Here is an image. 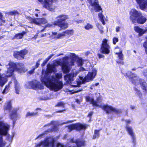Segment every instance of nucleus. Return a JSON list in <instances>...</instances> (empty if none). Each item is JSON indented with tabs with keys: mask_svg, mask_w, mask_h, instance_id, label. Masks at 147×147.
<instances>
[{
	"mask_svg": "<svg viewBox=\"0 0 147 147\" xmlns=\"http://www.w3.org/2000/svg\"><path fill=\"white\" fill-rule=\"evenodd\" d=\"M55 67L52 65H48L47 72L44 77L41 78V82L50 89L57 91L61 89L63 87V84L61 81L59 80L62 76V74L57 73L55 75L49 77V73L55 71Z\"/></svg>",
	"mask_w": 147,
	"mask_h": 147,
	"instance_id": "1",
	"label": "nucleus"
},
{
	"mask_svg": "<svg viewBox=\"0 0 147 147\" xmlns=\"http://www.w3.org/2000/svg\"><path fill=\"white\" fill-rule=\"evenodd\" d=\"M7 69L6 73V76L4 77V75L1 76L0 74V84L1 86H3L7 81V77H9L13 74L14 71H17L20 73L25 71L24 68V65L22 63H16L12 61H9L8 64L6 65ZM1 69H0V71Z\"/></svg>",
	"mask_w": 147,
	"mask_h": 147,
	"instance_id": "2",
	"label": "nucleus"
},
{
	"mask_svg": "<svg viewBox=\"0 0 147 147\" xmlns=\"http://www.w3.org/2000/svg\"><path fill=\"white\" fill-rule=\"evenodd\" d=\"M127 76L131 81L132 83L137 86L140 85L145 95L147 94V84L143 80L138 78L136 74H133L130 71H128L125 76Z\"/></svg>",
	"mask_w": 147,
	"mask_h": 147,
	"instance_id": "3",
	"label": "nucleus"
},
{
	"mask_svg": "<svg viewBox=\"0 0 147 147\" xmlns=\"http://www.w3.org/2000/svg\"><path fill=\"white\" fill-rule=\"evenodd\" d=\"M56 18L57 20L54 22V25H57L63 29H65L68 27V23L64 22L68 18V16L67 15L61 14L57 16Z\"/></svg>",
	"mask_w": 147,
	"mask_h": 147,
	"instance_id": "4",
	"label": "nucleus"
},
{
	"mask_svg": "<svg viewBox=\"0 0 147 147\" xmlns=\"http://www.w3.org/2000/svg\"><path fill=\"white\" fill-rule=\"evenodd\" d=\"M55 139L53 136L47 137L44 140L35 144V147H55Z\"/></svg>",
	"mask_w": 147,
	"mask_h": 147,
	"instance_id": "5",
	"label": "nucleus"
},
{
	"mask_svg": "<svg viewBox=\"0 0 147 147\" xmlns=\"http://www.w3.org/2000/svg\"><path fill=\"white\" fill-rule=\"evenodd\" d=\"M74 61L72 60L69 63L68 57H65L63 58L61 62L57 61V64L62 66V69L64 73H67L70 70V66L74 65Z\"/></svg>",
	"mask_w": 147,
	"mask_h": 147,
	"instance_id": "6",
	"label": "nucleus"
},
{
	"mask_svg": "<svg viewBox=\"0 0 147 147\" xmlns=\"http://www.w3.org/2000/svg\"><path fill=\"white\" fill-rule=\"evenodd\" d=\"M57 125V122L55 121H52L51 123L45 125L44 126V127L51 126L52 128L51 129H48L47 130L44 131L42 134H40L35 138V140H36L38 139H40L43 138L45 135L47 134L48 133L54 131H57L58 130Z\"/></svg>",
	"mask_w": 147,
	"mask_h": 147,
	"instance_id": "7",
	"label": "nucleus"
},
{
	"mask_svg": "<svg viewBox=\"0 0 147 147\" xmlns=\"http://www.w3.org/2000/svg\"><path fill=\"white\" fill-rule=\"evenodd\" d=\"M10 128L7 124L3 121L0 122V143L5 142L3 141V136L6 135Z\"/></svg>",
	"mask_w": 147,
	"mask_h": 147,
	"instance_id": "8",
	"label": "nucleus"
},
{
	"mask_svg": "<svg viewBox=\"0 0 147 147\" xmlns=\"http://www.w3.org/2000/svg\"><path fill=\"white\" fill-rule=\"evenodd\" d=\"M98 107L101 108L107 114L110 113L111 112L117 114L120 113L121 112V109H116L107 104L103 105H99V106Z\"/></svg>",
	"mask_w": 147,
	"mask_h": 147,
	"instance_id": "9",
	"label": "nucleus"
},
{
	"mask_svg": "<svg viewBox=\"0 0 147 147\" xmlns=\"http://www.w3.org/2000/svg\"><path fill=\"white\" fill-rule=\"evenodd\" d=\"M94 96L93 94H90L85 97L86 101L92 104L94 106H99L98 103H100L101 102V98L98 97L96 98V100H94Z\"/></svg>",
	"mask_w": 147,
	"mask_h": 147,
	"instance_id": "10",
	"label": "nucleus"
},
{
	"mask_svg": "<svg viewBox=\"0 0 147 147\" xmlns=\"http://www.w3.org/2000/svg\"><path fill=\"white\" fill-rule=\"evenodd\" d=\"M108 41V40L106 38L102 40L101 47L99 49L100 53L107 54L109 53L110 47Z\"/></svg>",
	"mask_w": 147,
	"mask_h": 147,
	"instance_id": "11",
	"label": "nucleus"
},
{
	"mask_svg": "<svg viewBox=\"0 0 147 147\" xmlns=\"http://www.w3.org/2000/svg\"><path fill=\"white\" fill-rule=\"evenodd\" d=\"M130 14V19L133 23H135L136 20L142 15V13L140 11H137L134 9L131 10Z\"/></svg>",
	"mask_w": 147,
	"mask_h": 147,
	"instance_id": "12",
	"label": "nucleus"
},
{
	"mask_svg": "<svg viewBox=\"0 0 147 147\" xmlns=\"http://www.w3.org/2000/svg\"><path fill=\"white\" fill-rule=\"evenodd\" d=\"M125 129L128 134L131 137L132 142L134 146H135L136 144V139L133 129L131 126L128 124L126 125Z\"/></svg>",
	"mask_w": 147,
	"mask_h": 147,
	"instance_id": "13",
	"label": "nucleus"
},
{
	"mask_svg": "<svg viewBox=\"0 0 147 147\" xmlns=\"http://www.w3.org/2000/svg\"><path fill=\"white\" fill-rule=\"evenodd\" d=\"M28 87L34 89H42L43 86L40 83L36 80L28 82L27 83Z\"/></svg>",
	"mask_w": 147,
	"mask_h": 147,
	"instance_id": "14",
	"label": "nucleus"
},
{
	"mask_svg": "<svg viewBox=\"0 0 147 147\" xmlns=\"http://www.w3.org/2000/svg\"><path fill=\"white\" fill-rule=\"evenodd\" d=\"M17 109L14 108L10 111L9 117L13 121V126L15 125L17 119L20 117L19 115L17 113Z\"/></svg>",
	"mask_w": 147,
	"mask_h": 147,
	"instance_id": "15",
	"label": "nucleus"
},
{
	"mask_svg": "<svg viewBox=\"0 0 147 147\" xmlns=\"http://www.w3.org/2000/svg\"><path fill=\"white\" fill-rule=\"evenodd\" d=\"M96 74V70L95 69H93L92 71L91 72H89L87 76H86L84 78L83 77H81V80H82V82H88L90 80H92L95 77Z\"/></svg>",
	"mask_w": 147,
	"mask_h": 147,
	"instance_id": "16",
	"label": "nucleus"
},
{
	"mask_svg": "<svg viewBox=\"0 0 147 147\" xmlns=\"http://www.w3.org/2000/svg\"><path fill=\"white\" fill-rule=\"evenodd\" d=\"M67 127L68 128L69 132H70L74 129L80 130L82 129H85L86 127L85 125L82 124L80 123H77L71 125Z\"/></svg>",
	"mask_w": 147,
	"mask_h": 147,
	"instance_id": "17",
	"label": "nucleus"
},
{
	"mask_svg": "<svg viewBox=\"0 0 147 147\" xmlns=\"http://www.w3.org/2000/svg\"><path fill=\"white\" fill-rule=\"evenodd\" d=\"M28 20L30 23H34L37 25L45 24L47 22V20L45 19L39 18H28Z\"/></svg>",
	"mask_w": 147,
	"mask_h": 147,
	"instance_id": "18",
	"label": "nucleus"
},
{
	"mask_svg": "<svg viewBox=\"0 0 147 147\" xmlns=\"http://www.w3.org/2000/svg\"><path fill=\"white\" fill-rule=\"evenodd\" d=\"M27 53V51L26 49L21 50L20 51H16L14 52V57L18 59H24V56Z\"/></svg>",
	"mask_w": 147,
	"mask_h": 147,
	"instance_id": "19",
	"label": "nucleus"
},
{
	"mask_svg": "<svg viewBox=\"0 0 147 147\" xmlns=\"http://www.w3.org/2000/svg\"><path fill=\"white\" fill-rule=\"evenodd\" d=\"M74 33V31L73 30H66L62 33H59L57 34V32H52V36H55V38L58 39L61 36H65V34H67L68 35H72Z\"/></svg>",
	"mask_w": 147,
	"mask_h": 147,
	"instance_id": "20",
	"label": "nucleus"
},
{
	"mask_svg": "<svg viewBox=\"0 0 147 147\" xmlns=\"http://www.w3.org/2000/svg\"><path fill=\"white\" fill-rule=\"evenodd\" d=\"M85 69L83 67H80L79 69V71H76L70 74L69 75L66 76V77L68 78L69 80L71 81L73 80V78L74 77H76L77 75L79 73V71H85Z\"/></svg>",
	"mask_w": 147,
	"mask_h": 147,
	"instance_id": "21",
	"label": "nucleus"
},
{
	"mask_svg": "<svg viewBox=\"0 0 147 147\" xmlns=\"http://www.w3.org/2000/svg\"><path fill=\"white\" fill-rule=\"evenodd\" d=\"M135 31L139 33V36H141L145 32L147 31V28H146L144 30L140 28L138 26H135L134 28Z\"/></svg>",
	"mask_w": 147,
	"mask_h": 147,
	"instance_id": "22",
	"label": "nucleus"
},
{
	"mask_svg": "<svg viewBox=\"0 0 147 147\" xmlns=\"http://www.w3.org/2000/svg\"><path fill=\"white\" fill-rule=\"evenodd\" d=\"M116 54L118 55L119 58V59L117 60V63L123 64V54L122 53L121 51L120 50L119 52L116 53Z\"/></svg>",
	"mask_w": 147,
	"mask_h": 147,
	"instance_id": "23",
	"label": "nucleus"
},
{
	"mask_svg": "<svg viewBox=\"0 0 147 147\" xmlns=\"http://www.w3.org/2000/svg\"><path fill=\"white\" fill-rule=\"evenodd\" d=\"M147 19L146 17L142 16L141 15L139 17H138L136 20V22L135 23H138L141 24H144L146 21Z\"/></svg>",
	"mask_w": 147,
	"mask_h": 147,
	"instance_id": "24",
	"label": "nucleus"
},
{
	"mask_svg": "<svg viewBox=\"0 0 147 147\" xmlns=\"http://www.w3.org/2000/svg\"><path fill=\"white\" fill-rule=\"evenodd\" d=\"M12 106L11 102L9 101L7 102L4 106V109L10 111L12 110Z\"/></svg>",
	"mask_w": 147,
	"mask_h": 147,
	"instance_id": "25",
	"label": "nucleus"
},
{
	"mask_svg": "<svg viewBox=\"0 0 147 147\" xmlns=\"http://www.w3.org/2000/svg\"><path fill=\"white\" fill-rule=\"evenodd\" d=\"M14 82L15 84V89L16 93L17 94H19V93L20 89L19 85L18 83L16 80H15Z\"/></svg>",
	"mask_w": 147,
	"mask_h": 147,
	"instance_id": "26",
	"label": "nucleus"
},
{
	"mask_svg": "<svg viewBox=\"0 0 147 147\" xmlns=\"http://www.w3.org/2000/svg\"><path fill=\"white\" fill-rule=\"evenodd\" d=\"M84 141L78 140L76 141V146H74L73 147H81L82 146H84Z\"/></svg>",
	"mask_w": 147,
	"mask_h": 147,
	"instance_id": "27",
	"label": "nucleus"
},
{
	"mask_svg": "<svg viewBox=\"0 0 147 147\" xmlns=\"http://www.w3.org/2000/svg\"><path fill=\"white\" fill-rule=\"evenodd\" d=\"M137 3L139 5L140 8L141 9L144 7V0H135Z\"/></svg>",
	"mask_w": 147,
	"mask_h": 147,
	"instance_id": "28",
	"label": "nucleus"
},
{
	"mask_svg": "<svg viewBox=\"0 0 147 147\" xmlns=\"http://www.w3.org/2000/svg\"><path fill=\"white\" fill-rule=\"evenodd\" d=\"M92 6H94V9L95 11L97 12H99L100 10H102V9L101 7L98 4H98H95L94 5H91Z\"/></svg>",
	"mask_w": 147,
	"mask_h": 147,
	"instance_id": "29",
	"label": "nucleus"
},
{
	"mask_svg": "<svg viewBox=\"0 0 147 147\" xmlns=\"http://www.w3.org/2000/svg\"><path fill=\"white\" fill-rule=\"evenodd\" d=\"M134 89L136 94L140 98H141L142 96V94L140 90L136 87H134Z\"/></svg>",
	"mask_w": 147,
	"mask_h": 147,
	"instance_id": "30",
	"label": "nucleus"
},
{
	"mask_svg": "<svg viewBox=\"0 0 147 147\" xmlns=\"http://www.w3.org/2000/svg\"><path fill=\"white\" fill-rule=\"evenodd\" d=\"M98 16L103 25L105 24V22L104 21V20L105 19L104 16L102 15L101 13H98Z\"/></svg>",
	"mask_w": 147,
	"mask_h": 147,
	"instance_id": "31",
	"label": "nucleus"
},
{
	"mask_svg": "<svg viewBox=\"0 0 147 147\" xmlns=\"http://www.w3.org/2000/svg\"><path fill=\"white\" fill-rule=\"evenodd\" d=\"M25 34V32H24L17 34H16V38L17 39H21L23 38Z\"/></svg>",
	"mask_w": 147,
	"mask_h": 147,
	"instance_id": "32",
	"label": "nucleus"
},
{
	"mask_svg": "<svg viewBox=\"0 0 147 147\" xmlns=\"http://www.w3.org/2000/svg\"><path fill=\"white\" fill-rule=\"evenodd\" d=\"M41 60V59H39L36 62V64L35 65V67L33 68V69L32 70L29 71V72L30 74H32V73H33L35 68H37V67H38L39 65H40V61Z\"/></svg>",
	"mask_w": 147,
	"mask_h": 147,
	"instance_id": "33",
	"label": "nucleus"
},
{
	"mask_svg": "<svg viewBox=\"0 0 147 147\" xmlns=\"http://www.w3.org/2000/svg\"><path fill=\"white\" fill-rule=\"evenodd\" d=\"M93 28V26L89 23H88L84 26V28L85 29L89 30L90 29H92Z\"/></svg>",
	"mask_w": 147,
	"mask_h": 147,
	"instance_id": "34",
	"label": "nucleus"
},
{
	"mask_svg": "<svg viewBox=\"0 0 147 147\" xmlns=\"http://www.w3.org/2000/svg\"><path fill=\"white\" fill-rule=\"evenodd\" d=\"M87 1L90 5H94L97 4L98 3V0H87Z\"/></svg>",
	"mask_w": 147,
	"mask_h": 147,
	"instance_id": "35",
	"label": "nucleus"
},
{
	"mask_svg": "<svg viewBox=\"0 0 147 147\" xmlns=\"http://www.w3.org/2000/svg\"><path fill=\"white\" fill-rule=\"evenodd\" d=\"M76 63L77 64L78 66H81L82 65V58H78L76 62Z\"/></svg>",
	"mask_w": 147,
	"mask_h": 147,
	"instance_id": "36",
	"label": "nucleus"
},
{
	"mask_svg": "<svg viewBox=\"0 0 147 147\" xmlns=\"http://www.w3.org/2000/svg\"><path fill=\"white\" fill-rule=\"evenodd\" d=\"M99 130H95L94 131V134L93 136V139H95L96 138L99 137Z\"/></svg>",
	"mask_w": 147,
	"mask_h": 147,
	"instance_id": "37",
	"label": "nucleus"
},
{
	"mask_svg": "<svg viewBox=\"0 0 147 147\" xmlns=\"http://www.w3.org/2000/svg\"><path fill=\"white\" fill-rule=\"evenodd\" d=\"M37 114V112L34 113V112H31L30 113V112H28L27 113L26 115V117H31L32 116H34Z\"/></svg>",
	"mask_w": 147,
	"mask_h": 147,
	"instance_id": "38",
	"label": "nucleus"
},
{
	"mask_svg": "<svg viewBox=\"0 0 147 147\" xmlns=\"http://www.w3.org/2000/svg\"><path fill=\"white\" fill-rule=\"evenodd\" d=\"M9 13L11 15H15L16 14H18V12L16 10L11 11L9 12Z\"/></svg>",
	"mask_w": 147,
	"mask_h": 147,
	"instance_id": "39",
	"label": "nucleus"
},
{
	"mask_svg": "<svg viewBox=\"0 0 147 147\" xmlns=\"http://www.w3.org/2000/svg\"><path fill=\"white\" fill-rule=\"evenodd\" d=\"M9 88V86H6L5 87V88L4 89V90L2 92V93L4 94H5L7 93V92L8 91V88Z\"/></svg>",
	"mask_w": 147,
	"mask_h": 147,
	"instance_id": "40",
	"label": "nucleus"
},
{
	"mask_svg": "<svg viewBox=\"0 0 147 147\" xmlns=\"http://www.w3.org/2000/svg\"><path fill=\"white\" fill-rule=\"evenodd\" d=\"M118 38L116 37H114L113 39V43L114 45H115L116 43L118 41Z\"/></svg>",
	"mask_w": 147,
	"mask_h": 147,
	"instance_id": "41",
	"label": "nucleus"
},
{
	"mask_svg": "<svg viewBox=\"0 0 147 147\" xmlns=\"http://www.w3.org/2000/svg\"><path fill=\"white\" fill-rule=\"evenodd\" d=\"M56 147H70V146H65L63 145V144L58 143H57Z\"/></svg>",
	"mask_w": 147,
	"mask_h": 147,
	"instance_id": "42",
	"label": "nucleus"
},
{
	"mask_svg": "<svg viewBox=\"0 0 147 147\" xmlns=\"http://www.w3.org/2000/svg\"><path fill=\"white\" fill-rule=\"evenodd\" d=\"M64 104L63 102H60L58 103L56 105V107H63Z\"/></svg>",
	"mask_w": 147,
	"mask_h": 147,
	"instance_id": "43",
	"label": "nucleus"
},
{
	"mask_svg": "<svg viewBox=\"0 0 147 147\" xmlns=\"http://www.w3.org/2000/svg\"><path fill=\"white\" fill-rule=\"evenodd\" d=\"M3 15L2 13L0 12V20L3 22H5V20L3 18Z\"/></svg>",
	"mask_w": 147,
	"mask_h": 147,
	"instance_id": "44",
	"label": "nucleus"
},
{
	"mask_svg": "<svg viewBox=\"0 0 147 147\" xmlns=\"http://www.w3.org/2000/svg\"><path fill=\"white\" fill-rule=\"evenodd\" d=\"M99 84V83H97L95 84H92L90 85V88L92 90V86H97Z\"/></svg>",
	"mask_w": 147,
	"mask_h": 147,
	"instance_id": "45",
	"label": "nucleus"
},
{
	"mask_svg": "<svg viewBox=\"0 0 147 147\" xmlns=\"http://www.w3.org/2000/svg\"><path fill=\"white\" fill-rule=\"evenodd\" d=\"M143 45L146 49H147V37L146 38V40L143 43Z\"/></svg>",
	"mask_w": 147,
	"mask_h": 147,
	"instance_id": "46",
	"label": "nucleus"
},
{
	"mask_svg": "<svg viewBox=\"0 0 147 147\" xmlns=\"http://www.w3.org/2000/svg\"><path fill=\"white\" fill-rule=\"evenodd\" d=\"M13 136L9 135L7 137V140L9 142H11L12 140Z\"/></svg>",
	"mask_w": 147,
	"mask_h": 147,
	"instance_id": "47",
	"label": "nucleus"
},
{
	"mask_svg": "<svg viewBox=\"0 0 147 147\" xmlns=\"http://www.w3.org/2000/svg\"><path fill=\"white\" fill-rule=\"evenodd\" d=\"M144 5V7L143 8H142V9H144L146 8H147V0L145 1Z\"/></svg>",
	"mask_w": 147,
	"mask_h": 147,
	"instance_id": "48",
	"label": "nucleus"
},
{
	"mask_svg": "<svg viewBox=\"0 0 147 147\" xmlns=\"http://www.w3.org/2000/svg\"><path fill=\"white\" fill-rule=\"evenodd\" d=\"M53 25H54V23L53 24V23H52L51 24H48L46 25H45V28L49 27H51V26H52Z\"/></svg>",
	"mask_w": 147,
	"mask_h": 147,
	"instance_id": "49",
	"label": "nucleus"
},
{
	"mask_svg": "<svg viewBox=\"0 0 147 147\" xmlns=\"http://www.w3.org/2000/svg\"><path fill=\"white\" fill-rule=\"evenodd\" d=\"M97 55L99 59L101 58H103L104 57V55L102 54H100V53H98Z\"/></svg>",
	"mask_w": 147,
	"mask_h": 147,
	"instance_id": "50",
	"label": "nucleus"
},
{
	"mask_svg": "<svg viewBox=\"0 0 147 147\" xmlns=\"http://www.w3.org/2000/svg\"><path fill=\"white\" fill-rule=\"evenodd\" d=\"M48 61L49 60L47 59V58H46L44 61L43 63L42 64V66H43L45 64L47 63Z\"/></svg>",
	"mask_w": 147,
	"mask_h": 147,
	"instance_id": "51",
	"label": "nucleus"
},
{
	"mask_svg": "<svg viewBox=\"0 0 147 147\" xmlns=\"http://www.w3.org/2000/svg\"><path fill=\"white\" fill-rule=\"evenodd\" d=\"M121 27L119 26H117L116 28V31L117 32H118L120 30Z\"/></svg>",
	"mask_w": 147,
	"mask_h": 147,
	"instance_id": "52",
	"label": "nucleus"
},
{
	"mask_svg": "<svg viewBox=\"0 0 147 147\" xmlns=\"http://www.w3.org/2000/svg\"><path fill=\"white\" fill-rule=\"evenodd\" d=\"M5 144V142L0 143V147H3Z\"/></svg>",
	"mask_w": 147,
	"mask_h": 147,
	"instance_id": "53",
	"label": "nucleus"
},
{
	"mask_svg": "<svg viewBox=\"0 0 147 147\" xmlns=\"http://www.w3.org/2000/svg\"><path fill=\"white\" fill-rule=\"evenodd\" d=\"M69 55L72 58H74L76 57L75 54L74 53L70 54Z\"/></svg>",
	"mask_w": 147,
	"mask_h": 147,
	"instance_id": "54",
	"label": "nucleus"
},
{
	"mask_svg": "<svg viewBox=\"0 0 147 147\" xmlns=\"http://www.w3.org/2000/svg\"><path fill=\"white\" fill-rule=\"evenodd\" d=\"M80 85V84L79 82H78L76 85H73L72 86L74 87H78Z\"/></svg>",
	"mask_w": 147,
	"mask_h": 147,
	"instance_id": "55",
	"label": "nucleus"
},
{
	"mask_svg": "<svg viewBox=\"0 0 147 147\" xmlns=\"http://www.w3.org/2000/svg\"><path fill=\"white\" fill-rule=\"evenodd\" d=\"M130 107L131 110H134L136 108V106L133 105H130Z\"/></svg>",
	"mask_w": 147,
	"mask_h": 147,
	"instance_id": "56",
	"label": "nucleus"
},
{
	"mask_svg": "<svg viewBox=\"0 0 147 147\" xmlns=\"http://www.w3.org/2000/svg\"><path fill=\"white\" fill-rule=\"evenodd\" d=\"M127 123V124L128 125V124L131 123V121L129 120H127L125 121Z\"/></svg>",
	"mask_w": 147,
	"mask_h": 147,
	"instance_id": "57",
	"label": "nucleus"
},
{
	"mask_svg": "<svg viewBox=\"0 0 147 147\" xmlns=\"http://www.w3.org/2000/svg\"><path fill=\"white\" fill-rule=\"evenodd\" d=\"M93 112H90L88 115V117H90L92 115Z\"/></svg>",
	"mask_w": 147,
	"mask_h": 147,
	"instance_id": "58",
	"label": "nucleus"
},
{
	"mask_svg": "<svg viewBox=\"0 0 147 147\" xmlns=\"http://www.w3.org/2000/svg\"><path fill=\"white\" fill-rule=\"evenodd\" d=\"M53 55L52 54L49 56L47 58L49 60L51 58L52 56Z\"/></svg>",
	"mask_w": 147,
	"mask_h": 147,
	"instance_id": "59",
	"label": "nucleus"
},
{
	"mask_svg": "<svg viewBox=\"0 0 147 147\" xmlns=\"http://www.w3.org/2000/svg\"><path fill=\"white\" fill-rule=\"evenodd\" d=\"M53 55L52 54L49 56L47 58L49 60L51 58L52 56Z\"/></svg>",
	"mask_w": 147,
	"mask_h": 147,
	"instance_id": "60",
	"label": "nucleus"
},
{
	"mask_svg": "<svg viewBox=\"0 0 147 147\" xmlns=\"http://www.w3.org/2000/svg\"><path fill=\"white\" fill-rule=\"evenodd\" d=\"M47 34L50 35V34H47L46 33H45L44 34H42L41 35V37H43V36H46V35H47Z\"/></svg>",
	"mask_w": 147,
	"mask_h": 147,
	"instance_id": "61",
	"label": "nucleus"
},
{
	"mask_svg": "<svg viewBox=\"0 0 147 147\" xmlns=\"http://www.w3.org/2000/svg\"><path fill=\"white\" fill-rule=\"evenodd\" d=\"M76 102H77L78 104H80V101L79 100H78V99H76Z\"/></svg>",
	"mask_w": 147,
	"mask_h": 147,
	"instance_id": "62",
	"label": "nucleus"
},
{
	"mask_svg": "<svg viewBox=\"0 0 147 147\" xmlns=\"http://www.w3.org/2000/svg\"><path fill=\"white\" fill-rule=\"evenodd\" d=\"M73 121H69L67 122H66V123H63V124H65V123H70V122H72Z\"/></svg>",
	"mask_w": 147,
	"mask_h": 147,
	"instance_id": "63",
	"label": "nucleus"
},
{
	"mask_svg": "<svg viewBox=\"0 0 147 147\" xmlns=\"http://www.w3.org/2000/svg\"><path fill=\"white\" fill-rule=\"evenodd\" d=\"M16 38V35H15V36L14 37H11V39L12 40H14Z\"/></svg>",
	"mask_w": 147,
	"mask_h": 147,
	"instance_id": "64",
	"label": "nucleus"
}]
</instances>
